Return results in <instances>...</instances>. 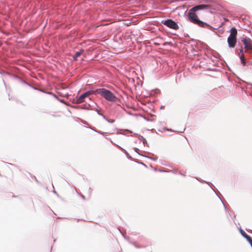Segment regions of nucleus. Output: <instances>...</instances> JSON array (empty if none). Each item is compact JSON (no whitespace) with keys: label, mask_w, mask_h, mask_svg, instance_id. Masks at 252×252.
Wrapping results in <instances>:
<instances>
[{"label":"nucleus","mask_w":252,"mask_h":252,"mask_svg":"<svg viewBox=\"0 0 252 252\" xmlns=\"http://www.w3.org/2000/svg\"><path fill=\"white\" fill-rule=\"evenodd\" d=\"M237 31L235 27L230 30V34L227 38V43L229 48H234L237 43Z\"/></svg>","instance_id":"obj_3"},{"label":"nucleus","mask_w":252,"mask_h":252,"mask_svg":"<svg viewBox=\"0 0 252 252\" xmlns=\"http://www.w3.org/2000/svg\"><path fill=\"white\" fill-rule=\"evenodd\" d=\"M83 50H80L79 51L77 52L73 57V59L76 60L77 58L79 57L83 52Z\"/></svg>","instance_id":"obj_8"},{"label":"nucleus","mask_w":252,"mask_h":252,"mask_svg":"<svg viewBox=\"0 0 252 252\" xmlns=\"http://www.w3.org/2000/svg\"><path fill=\"white\" fill-rule=\"evenodd\" d=\"M241 233L250 243L251 246L252 247V238L247 235L246 233L242 230H241Z\"/></svg>","instance_id":"obj_7"},{"label":"nucleus","mask_w":252,"mask_h":252,"mask_svg":"<svg viewBox=\"0 0 252 252\" xmlns=\"http://www.w3.org/2000/svg\"><path fill=\"white\" fill-rule=\"evenodd\" d=\"M162 23L168 28L175 30H177L179 29L178 24L171 19L162 21Z\"/></svg>","instance_id":"obj_4"},{"label":"nucleus","mask_w":252,"mask_h":252,"mask_svg":"<svg viewBox=\"0 0 252 252\" xmlns=\"http://www.w3.org/2000/svg\"><path fill=\"white\" fill-rule=\"evenodd\" d=\"M91 94V92L88 91L87 92H85L83 94H81L77 98V103H81L85 101V98L87 97H88Z\"/></svg>","instance_id":"obj_6"},{"label":"nucleus","mask_w":252,"mask_h":252,"mask_svg":"<svg viewBox=\"0 0 252 252\" xmlns=\"http://www.w3.org/2000/svg\"><path fill=\"white\" fill-rule=\"evenodd\" d=\"M240 58L241 60V61L242 63L243 64V65H245L246 62L245 61V56L243 53H242L241 55H240Z\"/></svg>","instance_id":"obj_9"},{"label":"nucleus","mask_w":252,"mask_h":252,"mask_svg":"<svg viewBox=\"0 0 252 252\" xmlns=\"http://www.w3.org/2000/svg\"><path fill=\"white\" fill-rule=\"evenodd\" d=\"M242 41L245 46V52H249V51L252 50V41L250 38H245Z\"/></svg>","instance_id":"obj_5"},{"label":"nucleus","mask_w":252,"mask_h":252,"mask_svg":"<svg viewBox=\"0 0 252 252\" xmlns=\"http://www.w3.org/2000/svg\"><path fill=\"white\" fill-rule=\"evenodd\" d=\"M94 94H99L106 99L110 101H114L116 100V97L113 94L111 91L104 88L96 90L94 92Z\"/></svg>","instance_id":"obj_2"},{"label":"nucleus","mask_w":252,"mask_h":252,"mask_svg":"<svg viewBox=\"0 0 252 252\" xmlns=\"http://www.w3.org/2000/svg\"><path fill=\"white\" fill-rule=\"evenodd\" d=\"M207 7L208 5H207L201 4L196 5L191 8L189 12V21L200 27L209 28L210 26L207 23L200 20L195 13V12L198 10L202 9Z\"/></svg>","instance_id":"obj_1"},{"label":"nucleus","mask_w":252,"mask_h":252,"mask_svg":"<svg viewBox=\"0 0 252 252\" xmlns=\"http://www.w3.org/2000/svg\"><path fill=\"white\" fill-rule=\"evenodd\" d=\"M242 52V50L240 49V53Z\"/></svg>","instance_id":"obj_11"},{"label":"nucleus","mask_w":252,"mask_h":252,"mask_svg":"<svg viewBox=\"0 0 252 252\" xmlns=\"http://www.w3.org/2000/svg\"><path fill=\"white\" fill-rule=\"evenodd\" d=\"M121 149L122 151H123L127 156L128 155V154L127 153V152L124 149H123V148H121Z\"/></svg>","instance_id":"obj_10"}]
</instances>
